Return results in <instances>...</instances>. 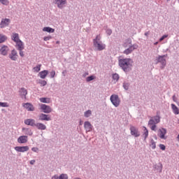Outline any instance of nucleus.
<instances>
[{"label":"nucleus","mask_w":179,"mask_h":179,"mask_svg":"<svg viewBox=\"0 0 179 179\" xmlns=\"http://www.w3.org/2000/svg\"><path fill=\"white\" fill-rule=\"evenodd\" d=\"M159 148L161 149V150H166V145H164V144H159Z\"/></svg>","instance_id":"a19ab883"},{"label":"nucleus","mask_w":179,"mask_h":179,"mask_svg":"<svg viewBox=\"0 0 179 179\" xmlns=\"http://www.w3.org/2000/svg\"><path fill=\"white\" fill-rule=\"evenodd\" d=\"M6 41V37L3 35L0 34V43H5Z\"/></svg>","instance_id":"2f4dec72"},{"label":"nucleus","mask_w":179,"mask_h":179,"mask_svg":"<svg viewBox=\"0 0 179 179\" xmlns=\"http://www.w3.org/2000/svg\"><path fill=\"white\" fill-rule=\"evenodd\" d=\"M39 83H40L41 86H45V85H47V81L41 80V81H39Z\"/></svg>","instance_id":"ea45409f"},{"label":"nucleus","mask_w":179,"mask_h":179,"mask_svg":"<svg viewBox=\"0 0 179 179\" xmlns=\"http://www.w3.org/2000/svg\"><path fill=\"white\" fill-rule=\"evenodd\" d=\"M145 36H149V32H145Z\"/></svg>","instance_id":"603ef678"},{"label":"nucleus","mask_w":179,"mask_h":179,"mask_svg":"<svg viewBox=\"0 0 179 179\" xmlns=\"http://www.w3.org/2000/svg\"><path fill=\"white\" fill-rule=\"evenodd\" d=\"M55 71H52L50 72V78H55Z\"/></svg>","instance_id":"c03bdc74"},{"label":"nucleus","mask_w":179,"mask_h":179,"mask_svg":"<svg viewBox=\"0 0 179 179\" xmlns=\"http://www.w3.org/2000/svg\"><path fill=\"white\" fill-rule=\"evenodd\" d=\"M171 106V108L173 110V114H175L176 115H178L179 114L178 107H177V106H176L174 103H172Z\"/></svg>","instance_id":"a878e982"},{"label":"nucleus","mask_w":179,"mask_h":179,"mask_svg":"<svg viewBox=\"0 0 179 179\" xmlns=\"http://www.w3.org/2000/svg\"><path fill=\"white\" fill-rule=\"evenodd\" d=\"M87 75H89V73H85L83 74V76L85 77V76H87Z\"/></svg>","instance_id":"8fccbe9b"},{"label":"nucleus","mask_w":179,"mask_h":179,"mask_svg":"<svg viewBox=\"0 0 179 179\" xmlns=\"http://www.w3.org/2000/svg\"><path fill=\"white\" fill-rule=\"evenodd\" d=\"M124 47H125V48L129 47V48L126 49L124 51V54H125L126 55L131 54V52H132V51H134V50H136V48H138L137 45H131V42H129L128 43H125L124 44Z\"/></svg>","instance_id":"20e7f679"},{"label":"nucleus","mask_w":179,"mask_h":179,"mask_svg":"<svg viewBox=\"0 0 179 179\" xmlns=\"http://www.w3.org/2000/svg\"><path fill=\"white\" fill-rule=\"evenodd\" d=\"M84 128L87 132H90L92 131V124L90 123V122H85L84 123Z\"/></svg>","instance_id":"412c9836"},{"label":"nucleus","mask_w":179,"mask_h":179,"mask_svg":"<svg viewBox=\"0 0 179 179\" xmlns=\"http://www.w3.org/2000/svg\"><path fill=\"white\" fill-rule=\"evenodd\" d=\"M29 146L25 145V146H17L15 148V150H16V152H27L29 150Z\"/></svg>","instance_id":"9b49d317"},{"label":"nucleus","mask_w":179,"mask_h":179,"mask_svg":"<svg viewBox=\"0 0 179 179\" xmlns=\"http://www.w3.org/2000/svg\"><path fill=\"white\" fill-rule=\"evenodd\" d=\"M0 2L2 3V5H9V0H0Z\"/></svg>","instance_id":"e433bc0d"},{"label":"nucleus","mask_w":179,"mask_h":179,"mask_svg":"<svg viewBox=\"0 0 179 179\" xmlns=\"http://www.w3.org/2000/svg\"><path fill=\"white\" fill-rule=\"evenodd\" d=\"M9 58L12 59V61H16V59H17V52L15 50H13L9 55Z\"/></svg>","instance_id":"ddd939ff"},{"label":"nucleus","mask_w":179,"mask_h":179,"mask_svg":"<svg viewBox=\"0 0 179 179\" xmlns=\"http://www.w3.org/2000/svg\"><path fill=\"white\" fill-rule=\"evenodd\" d=\"M106 33L108 34V36H111L113 31L111 29H108L106 30Z\"/></svg>","instance_id":"49530a36"},{"label":"nucleus","mask_w":179,"mask_h":179,"mask_svg":"<svg viewBox=\"0 0 179 179\" xmlns=\"http://www.w3.org/2000/svg\"><path fill=\"white\" fill-rule=\"evenodd\" d=\"M166 134H167V130L164 128L159 129L158 130V136L161 139H167V137H166Z\"/></svg>","instance_id":"423d86ee"},{"label":"nucleus","mask_w":179,"mask_h":179,"mask_svg":"<svg viewBox=\"0 0 179 179\" xmlns=\"http://www.w3.org/2000/svg\"><path fill=\"white\" fill-rule=\"evenodd\" d=\"M129 87V85L128 84H123V87L124 89H125V90H128V87Z\"/></svg>","instance_id":"a18cd8bd"},{"label":"nucleus","mask_w":179,"mask_h":179,"mask_svg":"<svg viewBox=\"0 0 179 179\" xmlns=\"http://www.w3.org/2000/svg\"><path fill=\"white\" fill-rule=\"evenodd\" d=\"M36 163V160H31V162H30V164H34Z\"/></svg>","instance_id":"09e8293b"},{"label":"nucleus","mask_w":179,"mask_h":179,"mask_svg":"<svg viewBox=\"0 0 179 179\" xmlns=\"http://www.w3.org/2000/svg\"><path fill=\"white\" fill-rule=\"evenodd\" d=\"M10 23V19L3 18L0 23V28L3 29V27H7V26H9Z\"/></svg>","instance_id":"6e6552de"},{"label":"nucleus","mask_w":179,"mask_h":179,"mask_svg":"<svg viewBox=\"0 0 179 179\" xmlns=\"http://www.w3.org/2000/svg\"><path fill=\"white\" fill-rule=\"evenodd\" d=\"M35 127L37 129H40L41 131H45V129H47V127L43 123H36L35 124Z\"/></svg>","instance_id":"aec40b11"},{"label":"nucleus","mask_w":179,"mask_h":179,"mask_svg":"<svg viewBox=\"0 0 179 179\" xmlns=\"http://www.w3.org/2000/svg\"><path fill=\"white\" fill-rule=\"evenodd\" d=\"M41 110H42L45 114H50V113L52 112V108H51L50 106H47L45 104L41 105Z\"/></svg>","instance_id":"0eeeda50"},{"label":"nucleus","mask_w":179,"mask_h":179,"mask_svg":"<svg viewBox=\"0 0 179 179\" xmlns=\"http://www.w3.org/2000/svg\"><path fill=\"white\" fill-rule=\"evenodd\" d=\"M0 107H9V105L6 102H0Z\"/></svg>","instance_id":"4c0bfd02"},{"label":"nucleus","mask_w":179,"mask_h":179,"mask_svg":"<svg viewBox=\"0 0 179 179\" xmlns=\"http://www.w3.org/2000/svg\"><path fill=\"white\" fill-rule=\"evenodd\" d=\"M178 179H179V176H178Z\"/></svg>","instance_id":"6e6d98bb"},{"label":"nucleus","mask_w":179,"mask_h":179,"mask_svg":"<svg viewBox=\"0 0 179 179\" xmlns=\"http://www.w3.org/2000/svg\"><path fill=\"white\" fill-rule=\"evenodd\" d=\"M94 79H96V76H90L86 78V82H92V80H94Z\"/></svg>","instance_id":"473e14b6"},{"label":"nucleus","mask_w":179,"mask_h":179,"mask_svg":"<svg viewBox=\"0 0 179 179\" xmlns=\"http://www.w3.org/2000/svg\"><path fill=\"white\" fill-rule=\"evenodd\" d=\"M133 64L134 61L129 58L119 59V65L124 72L128 71V69L132 66Z\"/></svg>","instance_id":"f257e3e1"},{"label":"nucleus","mask_w":179,"mask_h":179,"mask_svg":"<svg viewBox=\"0 0 179 179\" xmlns=\"http://www.w3.org/2000/svg\"><path fill=\"white\" fill-rule=\"evenodd\" d=\"M43 31H46L47 33H54V31H55V29L50 27H45L43 28Z\"/></svg>","instance_id":"cd10ccee"},{"label":"nucleus","mask_w":179,"mask_h":179,"mask_svg":"<svg viewBox=\"0 0 179 179\" xmlns=\"http://www.w3.org/2000/svg\"><path fill=\"white\" fill-rule=\"evenodd\" d=\"M34 72H40L41 70V64H38L35 67L33 68Z\"/></svg>","instance_id":"7c9ffc66"},{"label":"nucleus","mask_w":179,"mask_h":179,"mask_svg":"<svg viewBox=\"0 0 179 179\" xmlns=\"http://www.w3.org/2000/svg\"><path fill=\"white\" fill-rule=\"evenodd\" d=\"M110 101L115 107H118V106H120V103H121L120 97H118V95L117 94H113L110 96Z\"/></svg>","instance_id":"39448f33"},{"label":"nucleus","mask_w":179,"mask_h":179,"mask_svg":"<svg viewBox=\"0 0 179 179\" xmlns=\"http://www.w3.org/2000/svg\"><path fill=\"white\" fill-rule=\"evenodd\" d=\"M160 122V116H155L150 118L148 122V126L150 127L152 131H156V124Z\"/></svg>","instance_id":"7ed1b4c3"},{"label":"nucleus","mask_w":179,"mask_h":179,"mask_svg":"<svg viewBox=\"0 0 179 179\" xmlns=\"http://www.w3.org/2000/svg\"><path fill=\"white\" fill-rule=\"evenodd\" d=\"M8 51H9V48L6 45H3L0 48V54H1V55H7Z\"/></svg>","instance_id":"2eb2a0df"},{"label":"nucleus","mask_w":179,"mask_h":179,"mask_svg":"<svg viewBox=\"0 0 179 179\" xmlns=\"http://www.w3.org/2000/svg\"><path fill=\"white\" fill-rule=\"evenodd\" d=\"M23 107L26 108L27 111H34V106L30 103H24Z\"/></svg>","instance_id":"f3484780"},{"label":"nucleus","mask_w":179,"mask_h":179,"mask_svg":"<svg viewBox=\"0 0 179 179\" xmlns=\"http://www.w3.org/2000/svg\"><path fill=\"white\" fill-rule=\"evenodd\" d=\"M18 51H20V55L22 57V58H23V57H24V52H23V50H18Z\"/></svg>","instance_id":"79ce46f5"},{"label":"nucleus","mask_w":179,"mask_h":179,"mask_svg":"<svg viewBox=\"0 0 179 179\" xmlns=\"http://www.w3.org/2000/svg\"><path fill=\"white\" fill-rule=\"evenodd\" d=\"M169 36L168 35H164L162 36L160 38H159V41H163V40H164V38H167Z\"/></svg>","instance_id":"37998d69"},{"label":"nucleus","mask_w":179,"mask_h":179,"mask_svg":"<svg viewBox=\"0 0 179 179\" xmlns=\"http://www.w3.org/2000/svg\"><path fill=\"white\" fill-rule=\"evenodd\" d=\"M52 179H68V175L62 173L59 176L55 175L52 177Z\"/></svg>","instance_id":"5701e85b"},{"label":"nucleus","mask_w":179,"mask_h":179,"mask_svg":"<svg viewBox=\"0 0 179 179\" xmlns=\"http://www.w3.org/2000/svg\"><path fill=\"white\" fill-rule=\"evenodd\" d=\"M16 43V48L17 50H24V43H23L22 41H18L17 42H15Z\"/></svg>","instance_id":"6ab92c4d"},{"label":"nucleus","mask_w":179,"mask_h":179,"mask_svg":"<svg viewBox=\"0 0 179 179\" xmlns=\"http://www.w3.org/2000/svg\"><path fill=\"white\" fill-rule=\"evenodd\" d=\"M150 146L152 148V149H156V142H155V140L152 139L150 141Z\"/></svg>","instance_id":"72a5a7b5"},{"label":"nucleus","mask_w":179,"mask_h":179,"mask_svg":"<svg viewBox=\"0 0 179 179\" xmlns=\"http://www.w3.org/2000/svg\"><path fill=\"white\" fill-rule=\"evenodd\" d=\"M39 100L41 103H50L51 101L50 98H41L39 99Z\"/></svg>","instance_id":"c756f323"},{"label":"nucleus","mask_w":179,"mask_h":179,"mask_svg":"<svg viewBox=\"0 0 179 179\" xmlns=\"http://www.w3.org/2000/svg\"><path fill=\"white\" fill-rule=\"evenodd\" d=\"M27 141H29L27 136H20L17 138L18 143H27Z\"/></svg>","instance_id":"4468645a"},{"label":"nucleus","mask_w":179,"mask_h":179,"mask_svg":"<svg viewBox=\"0 0 179 179\" xmlns=\"http://www.w3.org/2000/svg\"><path fill=\"white\" fill-rule=\"evenodd\" d=\"M54 3L55 5H57V8H59V9H62L65 5H66V0H55Z\"/></svg>","instance_id":"1a4fd4ad"},{"label":"nucleus","mask_w":179,"mask_h":179,"mask_svg":"<svg viewBox=\"0 0 179 179\" xmlns=\"http://www.w3.org/2000/svg\"><path fill=\"white\" fill-rule=\"evenodd\" d=\"M59 41H57V44H59Z\"/></svg>","instance_id":"864d4df0"},{"label":"nucleus","mask_w":179,"mask_h":179,"mask_svg":"<svg viewBox=\"0 0 179 179\" xmlns=\"http://www.w3.org/2000/svg\"><path fill=\"white\" fill-rule=\"evenodd\" d=\"M173 101H176V95L173 96Z\"/></svg>","instance_id":"3c124183"},{"label":"nucleus","mask_w":179,"mask_h":179,"mask_svg":"<svg viewBox=\"0 0 179 179\" xmlns=\"http://www.w3.org/2000/svg\"><path fill=\"white\" fill-rule=\"evenodd\" d=\"M31 151L37 152H38V148H31Z\"/></svg>","instance_id":"de8ad7c7"},{"label":"nucleus","mask_w":179,"mask_h":179,"mask_svg":"<svg viewBox=\"0 0 179 179\" xmlns=\"http://www.w3.org/2000/svg\"><path fill=\"white\" fill-rule=\"evenodd\" d=\"M51 38H52V36H45L43 38L44 41H49V40H51Z\"/></svg>","instance_id":"58836bf2"},{"label":"nucleus","mask_w":179,"mask_h":179,"mask_svg":"<svg viewBox=\"0 0 179 179\" xmlns=\"http://www.w3.org/2000/svg\"><path fill=\"white\" fill-rule=\"evenodd\" d=\"M157 44V42L155 43V45H156Z\"/></svg>","instance_id":"5fc2aeb1"},{"label":"nucleus","mask_w":179,"mask_h":179,"mask_svg":"<svg viewBox=\"0 0 179 179\" xmlns=\"http://www.w3.org/2000/svg\"><path fill=\"white\" fill-rule=\"evenodd\" d=\"M26 125H30L31 127H36V120L33 119H27L24 120Z\"/></svg>","instance_id":"a211bd4d"},{"label":"nucleus","mask_w":179,"mask_h":179,"mask_svg":"<svg viewBox=\"0 0 179 179\" xmlns=\"http://www.w3.org/2000/svg\"><path fill=\"white\" fill-rule=\"evenodd\" d=\"M19 93L22 99H26V96H27V90H26L24 87H22L19 90Z\"/></svg>","instance_id":"dca6fc26"},{"label":"nucleus","mask_w":179,"mask_h":179,"mask_svg":"<svg viewBox=\"0 0 179 179\" xmlns=\"http://www.w3.org/2000/svg\"><path fill=\"white\" fill-rule=\"evenodd\" d=\"M22 131L25 135H29V136H31L33 135V131H31V129L23 127L22 129Z\"/></svg>","instance_id":"4be33fe9"},{"label":"nucleus","mask_w":179,"mask_h":179,"mask_svg":"<svg viewBox=\"0 0 179 179\" xmlns=\"http://www.w3.org/2000/svg\"><path fill=\"white\" fill-rule=\"evenodd\" d=\"M39 120L40 121H51V117H50V115L41 113L39 115Z\"/></svg>","instance_id":"f8f14e48"},{"label":"nucleus","mask_w":179,"mask_h":179,"mask_svg":"<svg viewBox=\"0 0 179 179\" xmlns=\"http://www.w3.org/2000/svg\"><path fill=\"white\" fill-rule=\"evenodd\" d=\"M144 129V133H143V136L144 138L146 139L148 138V136H149V131L148 130V129L146 128V127H143Z\"/></svg>","instance_id":"c85d7f7f"},{"label":"nucleus","mask_w":179,"mask_h":179,"mask_svg":"<svg viewBox=\"0 0 179 179\" xmlns=\"http://www.w3.org/2000/svg\"><path fill=\"white\" fill-rule=\"evenodd\" d=\"M130 131H131V134L133 135V136H135V138H138V136H141L139 131H138V129H136V127H131Z\"/></svg>","instance_id":"9d476101"},{"label":"nucleus","mask_w":179,"mask_h":179,"mask_svg":"<svg viewBox=\"0 0 179 179\" xmlns=\"http://www.w3.org/2000/svg\"><path fill=\"white\" fill-rule=\"evenodd\" d=\"M47 75H48V71L44 70L39 73V76L41 79H45L47 78Z\"/></svg>","instance_id":"393cba45"},{"label":"nucleus","mask_w":179,"mask_h":179,"mask_svg":"<svg viewBox=\"0 0 179 179\" xmlns=\"http://www.w3.org/2000/svg\"><path fill=\"white\" fill-rule=\"evenodd\" d=\"M11 38L13 41H15V43H17V41H20V39L19 38V34H17V33H13Z\"/></svg>","instance_id":"b1692460"},{"label":"nucleus","mask_w":179,"mask_h":179,"mask_svg":"<svg viewBox=\"0 0 179 179\" xmlns=\"http://www.w3.org/2000/svg\"><path fill=\"white\" fill-rule=\"evenodd\" d=\"M85 117H86V118H89V117H90V115H92V110H88L86 112H85L84 113Z\"/></svg>","instance_id":"f704fd0d"},{"label":"nucleus","mask_w":179,"mask_h":179,"mask_svg":"<svg viewBox=\"0 0 179 179\" xmlns=\"http://www.w3.org/2000/svg\"><path fill=\"white\" fill-rule=\"evenodd\" d=\"M167 1H170V0H167Z\"/></svg>","instance_id":"4d7b16f0"},{"label":"nucleus","mask_w":179,"mask_h":179,"mask_svg":"<svg viewBox=\"0 0 179 179\" xmlns=\"http://www.w3.org/2000/svg\"><path fill=\"white\" fill-rule=\"evenodd\" d=\"M113 80H116V82H117L120 79V76L117 73H115L113 75Z\"/></svg>","instance_id":"c9c22d12"},{"label":"nucleus","mask_w":179,"mask_h":179,"mask_svg":"<svg viewBox=\"0 0 179 179\" xmlns=\"http://www.w3.org/2000/svg\"><path fill=\"white\" fill-rule=\"evenodd\" d=\"M164 57L166 55L159 56L158 57V62H160L164 66L166 65V59H164Z\"/></svg>","instance_id":"bb28decb"},{"label":"nucleus","mask_w":179,"mask_h":179,"mask_svg":"<svg viewBox=\"0 0 179 179\" xmlns=\"http://www.w3.org/2000/svg\"><path fill=\"white\" fill-rule=\"evenodd\" d=\"M100 35H98L96 36V38L94 39L93 43H94V46L95 48H96L99 51H103V50L106 49V45L100 41Z\"/></svg>","instance_id":"f03ea898"}]
</instances>
